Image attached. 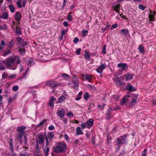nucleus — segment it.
I'll use <instances>...</instances> for the list:
<instances>
[{
	"instance_id": "obj_49",
	"label": "nucleus",
	"mask_w": 156,
	"mask_h": 156,
	"mask_svg": "<svg viewBox=\"0 0 156 156\" xmlns=\"http://www.w3.org/2000/svg\"><path fill=\"white\" fill-rule=\"evenodd\" d=\"M7 76L8 75L6 73H3L2 75V77L3 79H5L6 78V77H7Z\"/></svg>"
},
{
	"instance_id": "obj_28",
	"label": "nucleus",
	"mask_w": 156,
	"mask_h": 156,
	"mask_svg": "<svg viewBox=\"0 0 156 156\" xmlns=\"http://www.w3.org/2000/svg\"><path fill=\"white\" fill-rule=\"evenodd\" d=\"M16 33L17 36H18L21 34V31L20 30V27H16Z\"/></svg>"
},
{
	"instance_id": "obj_56",
	"label": "nucleus",
	"mask_w": 156,
	"mask_h": 156,
	"mask_svg": "<svg viewBox=\"0 0 156 156\" xmlns=\"http://www.w3.org/2000/svg\"><path fill=\"white\" fill-rule=\"evenodd\" d=\"M94 106V104L93 103H90L88 109L89 110L91 109V108L93 107Z\"/></svg>"
},
{
	"instance_id": "obj_54",
	"label": "nucleus",
	"mask_w": 156,
	"mask_h": 156,
	"mask_svg": "<svg viewBox=\"0 0 156 156\" xmlns=\"http://www.w3.org/2000/svg\"><path fill=\"white\" fill-rule=\"evenodd\" d=\"M118 24H115L113 25L111 27V30H112L113 29L117 27Z\"/></svg>"
},
{
	"instance_id": "obj_19",
	"label": "nucleus",
	"mask_w": 156,
	"mask_h": 156,
	"mask_svg": "<svg viewBox=\"0 0 156 156\" xmlns=\"http://www.w3.org/2000/svg\"><path fill=\"white\" fill-rule=\"evenodd\" d=\"M155 13L156 12H154L151 14H149V21L151 23V20L153 21H154V20H153V19L154 18V17L153 16L154 15Z\"/></svg>"
},
{
	"instance_id": "obj_63",
	"label": "nucleus",
	"mask_w": 156,
	"mask_h": 156,
	"mask_svg": "<svg viewBox=\"0 0 156 156\" xmlns=\"http://www.w3.org/2000/svg\"><path fill=\"white\" fill-rule=\"evenodd\" d=\"M91 142L92 144H94L95 145V138L94 137H93L92 138Z\"/></svg>"
},
{
	"instance_id": "obj_64",
	"label": "nucleus",
	"mask_w": 156,
	"mask_h": 156,
	"mask_svg": "<svg viewBox=\"0 0 156 156\" xmlns=\"http://www.w3.org/2000/svg\"><path fill=\"white\" fill-rule=\"evenodd\" d=\"M21 44L22 45V46H26L27 45V43L26 41H24V42H23V43H21L20 44Z\"/></svg>"
},
{
	"instance_id": "obj_41",
	"label": "nucleus",
	"mask_w": 156,
	"mask_h": 156,
	"mask_svg": "<svg viewBox=\"0 0 156 156\" xmlns=\"http://www.w3.org/2000/svg\"><path fill=\"white\" fill-rule=\"evenodd\" d=\"M19 89V87L17 86H14L12 88V90L13 91H16Z\"/></svg>"
},
{
	"instance_id": "obj_44",
	"label": "nucleus",
	"mask_w": 156,
	"mask_h": 156,
	"mask_svg": "<svg viewBox=\"0 0 156 156\" xmlns=\"http://www.w3.org/2000/svg\"><path fill=\"white\" fill-rule=\"evenodd\" d=\"M88 33V31L87 30L85 31L84 30H83V32L82 34V35L83 36H85L87 35Z\"/></svg>"
},
{
	"instance_id": "obj_27",
	"label": "nucleus",
	"mask_w": 156,
	"mask_h": 156,
	"mask_svg": "<svg viewBox=\"0 0 156 156\" xmlns=\"http://www.w3.org/2000/svg\"><path fill=\"white\" fill-rule=\"evenodd\" d=\"M76 132L77 134L79 135H81L83 134V133L81 130L80 127H78L76 128Z\"/></svg>"
},
{
	"instance_id": "obj_24",
	"label": "nucleus",
	"mask_w": 156,
	"mask_h": 156,
	"mask_svg": "<svg viewBox=\"0 0 156 156\" xmlns=\"http://www.w3.org/2000/svg\"><path fill=\"white\" fill-rule=\"evenodd\" d=\"M54 136L53 132H51L48 133V138L49 139H53Z\"/></svg>"
},
{
	"instance_id": "obj_57",
	"label": "nucleus",
	"mask_w": 156,
	"mask_h": 156,
	"mask_svg": "<svg viewBox=\"0 0 156 156\" xmlns=\"http://www.w3.org/2000/svg\"><path fill=\"white\" fill-rule=\"evenodd\" d=\"M17 40L18 41L21 43H22L23 42V40L20 37H17Z\"/></svg>"
},
{
	"instance_id": "obj_22",
	"label": "nucleus",
	"mask_w": 156,
	"mask_h": 156,
	"mask_svg": "<svg viewBox=\"0 0 156 156\" xmlns=\"http://www.w3.org/2000/svg\"><path fill=\"white\" fill-rule=\"evenodd\" d=\"M127 136L126 135H124V136H121L120 137V138L122 139V142H125V143H124V144H126L127 143L126 139V138Z\"/></svg>"
},
{
	"instance_id": "obj_9",
	"label": "nucleus",
	"mask_w": 156,
	"mask_h": 156,
	"mask_svg": "<svg viewBox=\"0 0 156 156\" xmlns=\"http://www.w3.org/2000/svg\"><path fill=\"white\" fill-rule=\"evenodd\" d=\"M129 100L126 97H124L120 101V105H127L129 102Z\"/></svg>"
},
{
	"instance_id": "obj_62",
	"label": "nucleus",
	"mask_w": 156,
	"mask_h": 156,
	"mask_svg": "<svg viewBox=\"0 0 156 156\" xmlns=\"http://www.w3.org/2000/svg\"><path fill=\"white\" fill-rule=\"evenodd\" d=\"M63 24L64 26L66 27H67L68 26V23L66 21H64L63 23Z\"/></svg>"
},
{
	"instance_id": "obj_13",
	"label": "nucleus",
	"mask_w": 156,
	"mask_h": 156,
	"mask_svg": "<svg viewBox=\"0 0 156 156\" xmlns=\"http://www.w3.org/2000/svg\"><path fill=\"white\" fill-rule=\"evenodd\" d=\"M27 62L28 66H31L34 64V61L32 58H29L27 60Z\"/></svg>"
},
{
	"instance_id": "obj_21",
	"label": "nucleus",
	"mask_w": 156,
	"mask_h": 156,
	"mask_svg": "<svg viewBox=\"0 0 156 156\" xmlns=\"http://www.w3.org/2000/svg\"><path fill=\"white\" fill-rule=\"evenodd\" d=\"M120 138V137L116 139V144L119 145H122L124 144V143H125V142H122V141Z\"/></svg>"
},
{
	"instance_id": "obj_35",
	"label": "nucleus",
	"mask_w": 156,
	"mask_h": 156,
	"mask_svg": "<svg viewBox=\"0 0 156 156\" xmlns=\"http://www.w3.org/2000/svg\"><path fill=\"white\" fill-rule=\"evenodd\" d=\"M74 85L73 86V88L75 90H77L78 88L79 84L77 82H75L74 83Z\"/></svg>"
},
{
	"instance_id": "obj_61",
	"label": "nucleus",
	"mask_w": 156,
	"mask_h": 156,
	"mask_svg": "<svg viewBox=\"0 0 156 156\" xmlns=\"http://www.w3.org/2000/svg\"><path fill=\"white\" fill-rule=\"evenodd\" d=\"M62 77H64V78H66L67 77H69V75L67 74L63 73L62 74Z\"/></svg>"
},
{
	"instance_id": "obj_53",
	"label": "nucleus",
	"mask_w": 156,
	"mask_h": 156,
	"mask_svg": "<svg viewBox=\"0 0 156 156\" xmlns=\"http://www.w3.org/2000/svg\"><path fill=\"white\" fill-rule=\"evenodd\" d=\"M68 20L69 21H71L72 20V17L69 14H68L67 17Z\"/></svg>"
},
{
	"instance_id": "obj_20",
	"label": "nucleus",
	"mask_w": 156,
	"mask_h": 156,
	"mask_svg": "<svg viewBox=\"0 0 156 156\" xmlns=\"http://www.w3.org/2000/svg\"><path fill=\"white\" fill-rule=\"evenodd\" d=\"M86 123L88 126H92L94 123V120L91 119H90Z\"/></svg>"
},
{
	"instance_id": "obj_5",
	"label": "nucleus",
	"mask_w": 156,
	"mask_h": 156,
	"mask_svg": "<svg viewBox=\"0 0 156 156\" xmlns=\"http://www.w3.org/2000/svg\"><path fill=\"white\" fill-rule=\"evenodd\" d=\"M118 109V107H117L115 108H110L106 113V116L105 119H109L112 118L113 117V116L112 115L111 113L112 110H115Z\"/></svg>"
},
{
	"instance_id": "obj_58",
	"label": "nucleus",
	"mask_w": 156,
	"mask_h": 156,
	"mask_svg": "<svg viewBox=\"0 0 156 156\" xmlns=\"http://www.w3.org/2000/svg\"><path fill=\"white\" fill-rule=\"evenodd\" d=\"M86 123H83L81 125V127L83 129L85 128L86 127Z\"/></svg>"
},
{
	"instance_id": "obj_37",
	"label": "nucleus",
	"mask_w": 156,
	"mask_h": 156,
	"mask_svg": "<svg viewBox=\"0 0 156 156\" xmlns=\"http://www.w3.org/2000/svg\"><path fill=\"white\" fill-rule=\"evenodd\" d=\"M3 18L5 19H7L8 18V15L6 12H4L2 14Z\"/></svg>"
},
{
	"instance_id": "obj_42",
	"label": "nucleus",
	"mask_w": 156,
	"mask_h": 156,
	"mask_svg": "<svg viewBox=\"0 0 156 156\" xmlns=\"http://www.w3.org/2000/svg\"><path fill=\"white\" fill-rule=\"evenodd\" d=\"M138 7L139 9L142 10H144L145 8V7L141 4H139L138 6Z\"/></svg>"
},
{
	"instance_id": "obj_15",
	"label": "nucleus",
	"mask_w": 156,
	"mask_h": 156,
	"mask_svg": "<svg viewBox=\"0 0 156 156\" xmlns=\"http://www.w3.org/2000/svg\"><path fill=\"white\" fill-rule=\"evenodd\" d=\"M120 5L119 4H118L116 5L113 6L112 9L114 11H116L119 14V9H120Z\"/></svg>"
},
{
	"instance_id": "obj_47",
	"label": "nucleus",
	"mask_w": 156,
	"mask_h": 156,
	"mask_svg": "<svg viewBox=\"0 0 156 156\" xmlns=\"http://www.w3.org/2000/svg\"><path fill=\"white\" fill-rule=\"evenodd\" d=\"M19 155L20 156H29L28 153L27 152L23 153H20Z\"/></svg>"
},
{
	"instance_id": "obj_60",
	"label": "nucleus",
	"mask_w": 156,
	"mask_h": 156,
	"mask_svg": "<svg viewBox=\"0 0 156 156\" xmlns=\"http://www.w3.org/2000/svg\"><path fill=\"white\" fill-rule=\"evenodd\" d=\"M79 41V39L77 37H75L73 40V42L75 43H77Z\"/></svg>"
},
{
	"instance_id": "obj_45",
	"label": "nucleus",
	"mask_w": 156,
	"mask_h": 156,
	"mask_svg": "<svg viewBox=\"0 0 156 156\" xmlns=\"http://www.w3.org/2000/svg\"><path fill=\"white\" fill-rule=\"evenodd\" d=\"M89 98V94L88 93H86L84 95V98L85 100H87Z\"/></svg>"
},
{
	"instance_id": "obj_33",
	"label": "nucleus",
	"mask_w": 156,
	"mask_h": 156,
	"mask_svg": "<svg viewBox=\"0 0 156 156\" xmlns=\"http://www.w3.org/2000/svg\"><path fill=\"white\" fill-rule=\"evenodd\" d=\"M11 52V51L9 49H7L4 52V56H6V55H9L10 54Z\"/></svg>"
},
{
	"instance_id": "obj_10",
	"label": "nucleus",
	"mask_w": 156,
	"mask_h": 156,
	"mask_svg": "<svg viewBox=\"0 0 156 156\" xmlns=\"http://www.w3.org/2000/svg\"><path fill=\"white\" fill-rule=\"evenodd\" d=\"M38 139L39 142L38 143L40 144H44V138L43 135L41 134H38Z\"/></svg>"
},
{
	"instance_id": "obj_11",
	"label": "nucleus",
	"mask_w": 156,
	"mask_h": 156,
	"mask_svg": "<svg viewBox=\"0 0 156 156\" xmlns=\"http://www.w3.org/2000/svg\"><path fill=\"white\" fill-rule=\"evenodd\" d=\"M67 98V95H62L58 98V102L59 103H61L62 102L65 101V100Z\"/></svg>"
},
{
	"instance_id": "obj_3",
	"label": "nucleus",
	"mask_w": 156,
	"mask_h": 156,
	"mask_svg": "<svg viewBox=\"0 0 156 156\" xmlns=\"http://www.w3.org/2000/svg\"><path fill=\"white\" fill-rule=\"evenodd\" d=\"M15 58L13 57H9L7 58L5 64L6 66L9 67L14 66L15 61Z\"/></svg>"
},
{
	"instance_id": "obj_18",
	"label": "nucleus",
	"mask_w": 156,
	"mask_h": 156,
	"mask_svg": "<svg viewBox=\"0 0 156 156\" xmlns=\"http://www.w3.org/2000/svg\"><path fill=\"white\" fill-rule=\"evenodd\" d=\"M12 139L10 138L9 141V143L10 145L9 149L12 153L13 152V148L12 146Z\"/></svg>"
},
{
	"instance_id": "obj_30",
	"label": "nucleus",
	"mask_w": 156,
	"mask_h": 156,
	"mask_svg": "<svg viewBox=\"0 0 156 156\" xmlns=\"http://www.w3.org/2000/svg\"><path fill=\"white\" fill-rule=\"evenodd\" d=\"M18 52L20 53V54L21 55H24L25 54V49L24 48L20 49V48H19V49Z\"/></svg>"
},
{
	"instance_id": "obj_17",
	"label": "nucleus",
	"mask_w": 156,
	"mask_h": 156,
	"mask_svg": "<svg viewBox=\"0 0 156 156\" xmlns=\"http://www.w3.org/2000/svg\"><path fill=\"white\" fill-rule=\"evenodd\" d=\"M137 99V98L136 96L133 98L130 103L132 105H133L136 103Z\"/></svg>"
},
{
	"instance_id": "obj_43",
	"label": "nucleus",
	"mask_w": 156,
	"mask_h": 156,
	"mask_svg": "<svg viewBox=\"0 0 156 156\" xmlns=\"http://www.w3.org/2000/svg\"><path fill=\"white\" fill-rule=\"evenodd\" d=\"M106 45L105 44L104 45V46L103 48V49H102V54H105L106 53V51H105L106 48Z\"/></svg>"
},
{
	"instance_id": "obj_26",
	"label": "nucleus",
	"mask_w": 156,
	"mask_h": 156,
	"mask_svg": "<svg viewBox=\"0 0 156 156\" xmlns=\"http://www.w3.org/2000/svg\"><path fill=\"white\" fill-rule=\"evenodd\" d=\"M45 138L46 140V146L47 147L48 146L50 143L52 141L51 139H49V141L48 140V138L46 135L45 136Z\"/></svg>"
},
{
	"instance_id": "obj_34",
	"label": "nucleus",
	"mask_w": 156,
	"mask_h": 156,
	"mask_svg": "<svg viewBox=\"0 0 156 156\" xmlns=\"http://www.w3.org/2000/svg\"><path fill=\"white\" fill-rule=\"evenodd\" d=\"M36 142L37 143V144L36 146V151L37 153H38L40 152V150L39 149V147L38 145V140H36Z\"/></svg>"
},
{
	"instance_id": "obj_8",
	"label": "nucleus",
	"mask_w": 156,
	"mask_h": 156,
	"mask_svg": "<svg viewBox=\"0 0 156 156\" xmlns=\"http://www.w3.org/2000/svg\"><path fill=\"white\" fill-rule=\"evenodd\" d=\"M117 66L119 68H121L123 70H126L128 69L127 64L125 63H120L118 64Z\"/></svg>"
},
{
	"instance_id": "obj_2",
	"label": "nucleus",
	"mask_w": 156,
	"mask_h": 156,
	"mask_svg": "<svg viewBox=\"0 0 156 156\" xmlns=\"http://www.w3.org/2000/svg\"><path fill=\"white\" fill-rule=\"evenodd\" d=\"M26 127L23 126L17 127V131L19 132V133L17 135V139H20L23 136V135L25 133L24 131L26 129Z\"/></svg>"
},
{
	"instance_id": "obj_12",
	"label": "nucleus",
	"mask_w": 156,
	"mask_h": 156,
	"mask_svg": "<svg viewBox=\"0 0 156 156\" xmlns=\"http://www.w3.org/2000/svg\"><path fill=\"white\" fill-rule=\"evenodd\" d=\"M56 100V98L53 97H51L50 98L49 101V105L51 107L53 108L54 107L53 101Z\"/></svg>"
},
{
	"instance_id": "obj_48",
	"label": "nucleus",
	"mask_w": 156,
	"mask_h": 156,
	"mask_svg": "<svg viewBox=\"0 0 156 156\" xmlns=\"http://www.w3.org/2000/svg\"><path fill=\"white\" fill-rule=\"evenodd\" d=\"M126 76V81H127L128 80H132V78L131 76L130 75L128 76Z\"/></svg>"
},
{
	"instance_id": "obj_25",
	"label": "nucleus",
	"mask_w": 156,
	"mask_h": 156,
	"mask_svg": "<svg viewBox=\"0 0 156 156\" xmlns=\"http://www.w3.org/2000/svg\"><path fill=\"white\" fill-rule=\"evenodd\" d=\"M93 76L92 75L88 74L86 76L85 79L90 82L92 80Z\"/></svg>"
},
{
	"instance_id": "obj_36",
	"label": "nucleus",
	"mask_w": 156,
	"mask_h": 156,
	"mask_svg": "<svg viewBox=\"0 0 156 156\" xmlns=\"http://www.w3.org/2000/svg\"><path fill=\"white\" fill-rule=\"evenodd\" d=\"M14 44V41L13 39H12L11 40V41L9 42L8 45V47L9 48H12V45H13Z\"/></svg>"
},
{
	"instance_id": "obj_39",
	"label": "nucleus",
	"mask_w": 156,
	"mask_h": 156,
	"mask_svg": "<svg viewBox=\"0 0 156 156\" xmlns=\"http://www.w3.org/2000/svg\"><path fill=\"white\" fill-rule=\"evenodd\" d=\"M67 115L69 117H73L74 116L73 114L71 111L69 112L67 114Z\"/></svg>"
},
{
	"instance_id": "obj_23",
	"label": "nucleus",
	"mask_w": 156,
	"mask_h": 156,
	"mask_svg": "<svg viewBox=\"0 0 156 156\" xmlns=\"http://www.w3.org/2000/svg\"><path fill=\"white\" fill-rule=\"evenodd\" d=\"M85 54L84 55V57L86 59L89 61L90 60V56L89 54V52L85 51Z\"/></svg>"
},
{
	"instance_id": "obj_59",
	"label": "nucleus",
	"mask_w": 156,
	"mask_h": 156,
	"mask_svg": "<svg viewBox=\"0 0 156 156\" xmlns=\"http://www.w3.org/2000/svg\"><path fill=\"white\" fill-rule=\"evenodd\" d=\"M49 147H47L46 149V150L45 151V155L46 156H47L48 153L49 151Z\"/></svg>"
},
{
	"instance_id": "obj_46",
	"label": "nucleus",
	"mask_w": 156,
	"mask_h": 156,
	"mask_svg": "<svg viewBox=\"0 0 156 156\" xmlns=\"http://www.w3.org/2000/svg\"><path fill=\"white\" fill-rule=\"evenodd\" d=\"M5 69V67L2 64H0V70H3Z\"/></svg>"
},
{
	"instance_id": "obj_40",
	"label": "nucleus",
	"mask_w": 156,
	"mask_h": 156,
	"mask_svg": "<svg viewBox=\"0 0 156 156\" xmlns=\"http://www.w3.org/2000/svg\"><path fill=\"white\" fill-rule=\"evenodd\" d=\"M147 151V149H145L144 151L142 152L141 154V156H146L147 154L146 152Z\"/></svg>"
},
{
	"instance_id": "obj_55",
	"label": "nucleus",
	"mask_w": 156,
	"mask_h": 156,
	"mask_svg": "<svg viewBox=\"0 0 156 156\" xmlns=\"http://www.w3.org/2000/svg\"><path fill=\"white\" fill-rule=\"evenodd\" d=\"M20 1H17L16 2V4H17V5L18 6V7L19 8H21L22 7V6L21 5V4L20 3Z\"/></svg>"
},
{
	"instance_id": "obj_1",
	"label": "nucleus",
	"mask_w": 156,
	"mask_h": 156,
	"mask_svg": "<svg viewBox=\"0 0 156 156\" xmlns=\"http://www.w3.org/2000/svg\"><path fill=\"white\" fill-rule=\"evenodd\" d=\"M66 145L63 143H61L57 144L56 147L53 148V151L54 152L59 153L62 152H64L66 151Z\"/></svg>"
},
{
	"instance_id": "obj_52",
	"label": "nucleus",
	"mask_w": 156,
	"mask_h": 156,
	"mask_svg": "<svg viewBox=\"0 0 156 156\" xmlns=\"http://www.w3.org/2000/svg\"><path fill=\"white\" fill-rule=\"evenodd\" d=\"M81 51V49L80 48H78L77 49L76 51V54L78 55H79Z\"/></svg>"
},
{
	"instance_id": "obj_4",
	"label": "nucleus",
	"mask_w": 156,
	"mask_h": 156,
	"mask_svg": "<svg viewBox=\"0 0 156 156\" xmlns=\"http://www.w3.org/2000/svg\"><path fill=\"white\" fill-rule=\"evenodd\" d=\"M46 85L55 89L57 87L61 85L60 83H57L56 81H53L52 80L47 82Z\"/></svg>"
},
{
	"instance_id": "obj_50",
	"label": "nucleus",
	"mask_w": 156,
	"mask_h": 156,
	"mask_svg": "<svg viewBox=\"0 0 156 156\" xmlns=\"http://www.w3.org/2000/svg\"><path fill=\"white\" fill-rule=\"evenodd\" d=\"M55 129V127L53 125H51L48 127V129L49 130H52Z\"/></svg>"
},
{
	"instance_id": "obj_6",
	"label": "nucleus",
	"mask_w": 156,
	"mask_h": 156,
	"mask_svg": "<svg viewBox=\"0 0 156 156\" xmlns=\"http://www.w3.org/2000/svg\"><path fill=\"white\" fill-rule=\"evenodd\" d=\"M122 79V77H119L117 75L115 76L113 79L115 83L117 86H121L123 84V83L121 81V79Z\"/></svg>"
},
{
	"instance_id": "obj_14",
	"label": "nucleus",
	"mask_w": 156,
	"mask_h": 156,
	"mask_svg": "<svg viewBox=\"0 0 156 156\" xmlns=\"http://www.w3.org/2000/svg\"><path fill=\"white\" fill-rule=\"evenodd\" d=\"M126 88L128 90L132 91H134L135 90V89L133 87V86L131 85L129 83L127 84Z\"/></svg>"
},
{
	"instance_id": "obj_29",
	"label": "nucleus",
	"mask_w": 156,
	"mask_h": 156,
	"mask_svg": "<svg viewBox=\"0 0 156 156\" xmlns=\"http://www.w3.org/2000/svg\"><path fill=\"white\" fill-rule=\"evenodd\" d=\"M58 115L61 117L64 116L65 114V112L63 111H59L58 112Z\"/></svg>"
},
{
	"instance_id": "obj_38",
	"label": "nucleus",
	"mask_w": 156,
	"mask_h": 156,
	"mask_svg": "<svg viewBox=\"0 0 156 156\" xmlns=\"http://www.w3.org/2000/svg\"><path fill=\"white\" fill-rule=\"evenodd\" d=\"M9 8L11 12L13 13L14 12V8L13 5H9Z\"/></svg>"
},
{
	"instance_id": "obj_32",
	"label": "nucleus",
	"mask_w": 156,
	"mask_h": 156,
	"mask_svg": "<svg viewBox=\"0 0 156 156\" xmlns=\"http://www.w3.org/2000/svg\"><path fill=\"white\" fill-rule=\"evenodd\" d=\"M138 50L141 53H143L144 51V48L141 45H140L139 46Z\"/></svg>"
},
{
	"instance_id": "obj_7",
	"label": "nucleus",
	"mask_w": 156,
	"mask_h": 156,
	"mask_svg": "<svg viewBox=\"0 0 156 156\" xmlns=\"http://www.w3.org/2000/svg\"><path fill=\"white\" fill-rule=\"evenodd\" d=\"M106 66V65L104 64L101 65L97 69V72L98 73H102L103 72V69H105Z\"/></svg>"
},
{
	"instance_id": "obj_16",
	"label": "nucleus",
	"mask_w": 156,
	"mask_h": 156,
	"mask_svg": "<svg viewBox=\"0 0 156 156\" xmlns=\"http://www.w3.org/2000/svg\"><path fill=\"white\" fill-rule=\"evenodd\" d=\"M21 17L20 13L19 12H17L15 15V19L16 21H20Z\"/></svg>"
},
{
	"instance_id": "obj_51",
	"label": "nucleus",
	"mask_w": 156,
	"mask_h": 156,
	"mask_svg": "<svg viewBox=\"0 0 156 156\" xmlns=\"http://www.w3.org/2000/svg\"><path fill=\"white\" fill-rule=\"evenodd\" d=\"M46 121V119H44V120L41 122L39 125L37 126H39L41 125H42Z\"/></svg>"
},
{
	"instance_id": "obj_31",
	"label": "nucleus",
	"mask_w": 156,
	"mask_h": 156,
	"mask_svg": "<svg viewBox=\"0 0 156 156\" xmlns=\"http://www.w3.org/2000/svg\"><path fill=\"white\" fill-rule=\"evenodd\" d=\"M122 33L124 34L125 35H126L129 34V30L127 29H123L121 31Z\"/></svg>"
}]
</instances>
